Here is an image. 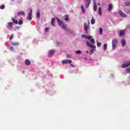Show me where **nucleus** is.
<instances>
[{
  "instance_id": "nucleus-39",
  "label": "nucleus",
  "mask_w": 130,
  "mask_h": 130,
  "mask_svg": "<svg viewBox=\"0 0 130 130\" xmlns=\"http://www.w3.org/2000/svg\"><path fill=\"white\" fill-rule=\"evenodd\" d=\"M127 73H130V68L126 69Z\"/></svg>"
},
{
  "instance_id": "nucleus-10",
  "label": "nucleus",
  "mask_w": 130,
  "mask_h": 130,
  "mask_svg": "<svg viewBox=\"0 0 130 130\" xmlns=\"http://www.w3.org/2000/svg\"><path fill=\"white\" fill-rule=\"evenodd\" d=\"M85 2L86 8H89V6L91 4V0H85Z\"/></svg>"
},
{
  "instance_id": "nucleus-26",
  "label": "nucleus",
  "mask_w": 130,
  "mask_h": 130,
  "mask_svg": "<svg viewBox=\"0 0 130 130\" xmlns=\"http://www.w3.org/2000/svg\"><path fill=\"white\" fill-rule=\"evenodd\" d=\"M32 13H33V11L32 10V9H30V12L28 13V16L32 17Z\"/></svg>"
},
{
  "instance_id": "nucleus-25",
  "label": "nucleus",
  "mask_w": 130,
  "mask_h": 130,
  "mask_svg": "<svg viewBox=\"0 0 130 130\" xmlns=\"http://www.w3.org/2000/svg\"><path fill=\"white\" fill-rule=\"evenodd\" d=\"M11 44H12V45H13L14 46H18V45H19V43L12 42Z\"/></svg>"
},
{
  "instance_id": "nucleus-20",
  "label": "nucleus",
  "mask_w": 130,
  "mask_h": 130,
  "mask_svg": "<svg viewBox=\"0 0 130 130\" xmlns=\"http://www.w3.org/2000/svg\"><path fill=\"white\" fill-rule=\"evenodd\" d=\"M119 35H120V36H123V35H124V30H120Z\"/></svg>"
},
{
  "instance_id": "nucleus-2",
  "label": "nucleus",
  "mask_w": 130,
  "mask_h": 130,
  "mask_svg": "<svg viewBox=\"0 0 130 130\" xmlns=\"http://www.w3.org/2000/svg\"><path fill=\"white\" fill-rule=\"evenodd\" d=\"M82 38H85V39H88V40H90L91 44H95V40H94V39H92V37L91 36H86L83 35H82Z\"/></svg>"
},
{
  "instance_id": "nucleus-19",
  "label": "nucleus",
  "mask_w": 130,
  "mask_h": 130,
  "mask_svg": "<svg viewBox=\"0 0 130 130\" xmlns=\"http://www.w3.org/2000/svg\"><path fill=\"white\" fill-rule=\"evenodd\" d=\"M37 18H38V19H40V11H39L37 12Z\"/></svg>"
},
{
  "instance_id": "nucleus-12",
  "label": "nucleus",
  "mask_w": 130,
  "mask_h": 130,
  "mask_svg": "<svg viewBox=\"0 0 130 130\" xmlns=\"http://www.w3.org/2000/svg\"><path fill=\"white\" fill-rule=\"evenodd\" d=\"M121 43L122 44V46L123 47H124V46H125V44H126V42H125V40L124 39H122L121 40Z\"/></svg>"
},
{
  "instance_id": "nucleus-27",
  "label": "nucleus",
  "mask_w": 130,
  "mask_h": 130,
  "mask_svg": "<svg viewBox=\"0 0 130 130\" xmlns=\"http://www.w3.org/2000/svg\"><path fill=\"white\" fill-rule=\"evenodd\" d=\"M70 18H69V16H68V15H65V21H67L68 22V21H69Z\"/></svg>"
},
{
  "instance_id": "nucleus-31",
  "label": "nucleus",
  "mask_w": 130,
  "mask_h": 130,
  "mask_svg": "<svg viewBox=\"0 0 130 130\" xmlns=\"http://www.w3.org/2000/svg\"><path fill=\"white\" fill-rule=\"evenodd\" d=\"M8 48L10 50H11V51H14V48H13V47L10 46L8 47Z\"/></svg>"
},
{
  "instance_id": "nucleus-35",
  "label": "nucleus",
  "mask_w": 130,
  "mask_h": 130,
  "mask_svg": "<svg viewBox=\"0 0 130 130\" xmlns=\"http://www.w3.org/2000/svg\"><path fill=\"white\" fill-rule=\"evenodd\" d=\"M49 30V28L48 27H46L45 28V32L46 33V32H48Z\"/></svg>"
},
{
  "instance_id": "nucleus-13",
  "label": "nucleus",
  "mask_w": 130,
  "mask_h": 130,
  "mask_svg": "<svg viewBox=\"0 0 130 130\" xmlns=\"http://www.w3.org/2000/svg\"><path fill=\"white\" fill-rule=\"evenodd\" d=\"M113 8V6L112 5V4H110L108 8V12H110V11L112 10Z\"/></svg>"
},
{
  "instance_id": "nucleus-21",
  "label": "nucleus",
  "mask_w": 130,
  "mask_h": 130,
  "mask_svg": "<svg viewBox=\"0 0 130 130\" xmlns=\"http://www.w3.org/2000/svg\"><path fill=\"white\" fill-rule=\"evenodd\" d=\"M104 51H106V50H107V43L104 44Z\"/></svg>"
},
{
  "instance_id": "nucleus-6",
  "label": "nucleus",
  "mask_w": 130,
  "mask_h": 130,
  "mask_svg": "<svg viewBox=\"0 0 130 130\" xmlns=\"http://www.w3.org/2000/svg\"><path fill=\"white\" fill-rule=\"evenodd\" d=\"M84 29L85 31L86 34H88V30H89V26H88V23L85 22L84 23Z\"/></svg>"
},
{
  "instance_id": "nucleus-36",
  "label": "nucleus",
  "mask_w": 130,
  "mask_h": 130,
  "mask_svg": "<svg viewBox=\"0 0 130 130\" xmlns=\"http://www.w3.org/2000/svg\"><path fill=\"white\" fill-rule=\"evenodd\" d=\"M93 52H94V50L91 49V50H90V55L93 54Z\"/></svg>"
},
{
  "instance_id": "nucleus-9",
  "label": "nucleus",
  "mask_w": 130,
  "mask_h": 130,
  "mask_svg": "<svg viewBox=\"0 0 130 130\" xmlns=\"http://www.w3.org/2000/svg\"><path fill=\"white\" fill-rule=\"evenodd\" d=\"M55 53V50H51L49 51V53H48V56H52L53 54Z\"/></svg>"
},
{
  "instance_id": "nucleus-29",
  "label": "nucleus",
  "mask_w": 130,
  "mask_h": 130,
  "mask_svg": "<svg viewBox=\"0 0 130 130\" xmlns=\"http://www.w3.org/2000/svg\"><path fill=\"white\" fill-rule=\"evenodd\" d=\"M19 25H23V20L22 19H20L19 22H18Z\"/></svg>"
},
{
  "instance_id": "nucleus-38",
  "label": "nucleus",
  "mask_w": 130,
  "mask_h": 130,
  "mask_svg": "<svg viewBox=\"0 0 130 130\" xmlns=\"http://www.w3.org/2000/svg\"><path fill=\"white\" fill-rule=\"evenodd\" d=\"M14 37V35L12 34L11 36L10 37V40H12V39H13V38Z\"/></svg>"
},
{
  "instance_id": "nucleus-11",
  "label": "nucleus",
  "mask_w": 130,
  "mask_h": 130,
  "mask_svg": "<svg viewBox=\"0 0 130 130\" xmlns=\"http://www.w3.org/2000/svg\"><path fill=\"white\" fill-rule=\"evenodd\" d=\"M119 14L121 17H122L123 18H125L126 17V15H125L121 10L119 11Z\"/></svg>"
},
{
  "instance_id": "nucleus-16",
  "label": "nucleus",
  "mask_w": 130,
  "mask_h": 130,
  "mask_svg": "<svg viewBox=\"0 0 130 130\" xmlns=\"http://www.w3.org/2000/svg\"><path fill=\"white\" fill-rule=\"evenodd\" d=\"M51 24L52 26H55V21L54 18H52Z\"/></svg>"
},
{
  "instance_id": "nucleus-18",
  "label": "nucleus",
  "mask_w": 130,
  "mask_h": 130,
  "mask_svg": "<svg viewBox=\"0 0 130 130\" xmlns=\"http://www.w3.org/2000/svg\"><path fill=\"white\" fill-rule=\"evenodd\" d=\"M96 21L95 20V19L93 18V16L92 17L91 20V24L92 25H94L95 24Z\"/></svg>"
},
{
  "instance_id": "nucleus-40",
  "label": "nucleus",
  "mask_w": 130,
  "mask_h": 130,
  "mask_svg": "<svg viewBox=\"0 0 130 130\" xmlns=\"http://www.w3.org/2000/svg\"><path fill=\"white\" fill-rule=\"evenodd\" d=\"M71 67H73V68L75 67V66L73 65V64H71Z\"/></svg>"
},
{
  "instance_id": "nucleus-44",
  "label": "nucleus",
  "mask_w": 130,
  "mask_h": 130,
  "mask_svg": "<svg viewBox=\"0 0 130 130\" xmlns=\"http://www.w3.org/2000/svg\"><path fill=\"white\" fill-rule=\"evenodd\" d=\"M89 60H91V59H89Z\"/></svg>"
},
{
  "instance_id": "nucleus-7",
  "label": "nucleus",
  "mask_w": 130,
  "mask_h": 130,
  "mask_svg": "<svg viewBox=\"0 0 130 130\" xmlns=\"http://www.w3.org/2000/svg\"><path fill=\"white\" fill-rule=\"evenodd\" d=\"M86 45L87 46H88V47H90V48H93V49H95L96 48V46H93L91 45V44L89 42H86Z\"/></svg>"
},
{
  "instance_id": "nucleus-41",
  "label": "nucleus",
  "mask_w": 130,
  "mask_h": 130,
  "mask_svg": "<svg viewBox=\"0 0 130 130\" xmlns=\"http://www.w3.org/2000/svg\"><path fill=\"white\" fill-rule=\"evenodd\" d=\"M96 0H93V4H94V5H95V3H96V1H95Z\"/></svg>"
},
{
  "instance_id": "nucleus-34",
  "label": "nucleus",
  "mask_w": 130,
  "mask_h": 130,
  "mask_svg": "<svg viewBox=\"0 0 130 130\" xmlns=\"http://www.w3.org/2000/svg\"><path fill=\"white\" fill-rule=\"evenodd\" d=\"M5 5H1L0 6V8L1 9V10H4L5 9Z\"/></svg>"
},
{
  "instance_id": "nucleus-32",
  "label": "nucleus",
  "mask_w": 130,
  "mask_h": 130,
  "mask_svg": "<svg viewBox=\"0 0 130 130\" xmlns=\"http://www.w3.org/2000/svg\"><path fill=\"white\" fill-rule=\"evenodd\" d=\"M27 20H28L29 21H31V20H32V16H28L27 17Z\"/></svg>"
},
{
  "instance_id": "nucleus-3",
  "label": "nucleus",
  "mask_w": 130,
  "mask_h": 130,
  "mask_svg": "<svg viewBox=\"0 0 130 130\" xmlns=\"http://www.w3.org/2000/svg\"><path fill=\"white\" fill-rule=\"evenodd\" d=\"M118 41L117 39H114L112 40V45L113 50H114L116 48V45H117Z\"/></svg>"
},
{
  "instance_id": "nucleus-5",
  "label": "nucleus",
  "mask_w": 130,
  "mask_h": 130,
  "mask_svg": "<svg viewBox=\"0 0 130 130\" xmlns=\"http://www.w3.org/2000/svg\"><path fill=\"white\" fill-rule=\"evenodd\" d=\"M129 66H130V61H129L126 63H123L121 66V68H122V69H125L126 68H128V67H129Z\"/></svg>"
},
{
  "instance_id": "nucleus-30",
  "label": "nucleus",
  "mask_w": 130,
  "mask_h": 130,
  "mask_svg": "<svg viewBox=\"0 0 130 130\" xmlns=\"http://www.w3.org/2000/svg\"><path fill=\"white\" fill-rule=\"evenodd\" d=\"M75 53L76 54H81L82 53V51H81V50H78L75 51Z\"/></svg>"
},
{
  "instance_id": "nucleus-33",
  "label": "nucleus",
  "mask_w": 130,
  "mask_h": 130,
  "mask_svg": "<svg viewBox=\"0 0 130 130\" xmlns=\"http://www.w3.org/2000/svg\"><path fill=\"white\" fill-rule=\"evenodd\" d=\"M98 47H101V43L97 42L96 43Z\"/></svg>"
},
{
  "instance_id": "nucleus-1",
  "label": "nucleus",
  "mask_w": 130,
  "mask_h": 130,
  "mask_svg": "<svg viewBox=\"0 0 130 130\" xmlns=\"http://www.w3.org/2000/svg\"><path fill=\"white\" fill-rule=\"evenodd\" d=\"M57 20L58 25H60L61 28L64 29L65 31H67L68 32L67 33H72L73 31L71 30V29L69 28L66 27V24H64L63 22H61V21H60V20H59L58 18H57Z\"/></svg>"
},
{
  "instance_id": "nucleus-42",
  "label": "nucleus",
  "mask_w": 130,
  "mask_h": 130,
  "mask_svg": "<svg viewBox=\"0 0 130 130\" xmlns=\"http://www.w3.org/2000/svg\"><path fill=\"white\" fill-rule=\"evenodd\" d=\"M87 53H89V51H86Z\"/></svg>"
},
{
  "instance_id": "nucleus-17",
  "label": "nucleus",
  "mask_w": 130,
  "mask_h": 130,
  "mask_svg": "<svg viewBox=\"0 0 130 130\" xmlns=\"http://www.w3.org/2000/svg\"><path fill=\"white\" fill-rule=\"evenodd\" d=\"M93 11H94V12H96V11H97V4H96V2H94V4L93 6Z\"/></svg>"
},
{
  "instance_id": "nucleus-37",
  "label": "nucleus",
  "mask_w": 130,
  "mask_h": 130,
  "mask_svg": "<svg viewBox=\"0 0 130 130\" xmlns=\"http://www.w3.org/2000/svg\"><path fill=\"white\" fill-rule=\"evenodd\" d=\"M125 5V6H130V2H126Z\"/></svg>"
},
{
  "instance_id": "nucleus-15",
  "label": "nucleus",
  "mask_w": 130,
  "mask_h": 130,
  "mask_svg": "<svg viewBox=\"0 0 130 130\" xmlns=\"http://www.w3.org/2000/svg\"><path fill=\"white\" fill-rule=\"evenodd\" d=\"M12 20L14 24H18V20L15 19V18L12 17Z\"/></svg>"
},
{
  "instance_id": "nucleus-43",
  "label": "nucleus",
  "mask_w": 130,
  "mask_h": 130,
  "mask_svg": "<svg viewBox=\"0 0 130 130\" xmlns=\"http://www.w3.org/2000/svg\"><path fill=\"white\" fill-rule=\"evenodd\" d=\"M85 59H87V58H85Z\"/></svg>"
},
{
  "instance_id": "nucleus-28",
  "label": "nucleus",
  "mask_w": 130,
  "mask_h": 130,
  "mask_svg": "<svg viewBox=\"0 0 130 130\" xmlns=\"http://www.w3.org/2000/svg\"><path fill=\"white\" fill-rule=\"evenodd\" d=\"M81 10L82 11L83 14H85V8H84V6H81Z\"/></svg>"
},
{
  "instance_id": "nucleus-23",
  "label": "nucleus",
  "mask_w": 130,
  "mask_h": 130,
  "mask_svg": "<svg viewBox=\"0 0 130 130\" xmlns=\"http://www.w3.org/2000/svg\"><path fill=\"white\" fill-rule=\"evenodd\" d=\"M100 35H102L103 33V29L102 27H100L99 29Z\"/></svg>"
},
{
  "instance_id": "nucleus-8",
  "label": "nucleus",
  "mask_w": 130,
  "mask_h": 130,
  "mask_svg": "<svg viewBox=\"0 0 130 130\" xmlns=\"http://www.w3.org/2000/svg\"><path fill=\"white\" fill-rule=\"evenodd\" d=\"M62 63H63V64H67V63H72V60H69V59L63 60L62 61Z\"/></svg>"
},
{
  "instance_id": "nucleus-24",
  "label": "nucleus",
  "mask_w": 130,
  "mask_h": 130,
  "mask_svg": "<svg viewBox=\"0 0 130 130\" xmlns=\"http://www.w3.org/2000/svg\"><path fill=\"white\" fill-rule=\"evenodd\" d=\"M18 15H21L22 16H25V12H23V11H20L18 13Z\"/></svg>"
},
{
  "instance_id": "nucleus-14",
  "label": "nucleus",
  "mask_w": 130,
  "mask_h": 130,
  "mask_svg": "<svg viewBox=\"0 0 130 130\" xmlns=\"http://www.w3.org/2000/svg\"><path fill=\"white\" fill-rule=\"evenodd\" d=\"M98 13L100 16H101V15H102V8H101V7L99 8Z\"/></svg>"
},
{
  "instance_id": "nucleus-4",
  "label": "nucleus",
  "mask_w": 130,
  "mask_h": 130,
  "mask_svg": "<svg viewBox=\"0 0 130 130\" xmlns=\"http://www.w3.org/2000/svg\"><path fill=\"white\" fill-rule=\"evenodd\" d=\"M13 25H14L13 22H8L7 28L8 29V30H12V29H13Z\"/></svg>"
},
{
  "instance_id": "nucleus-22",
  "label": "nucleus",
  "mask_w": 130,
  "mask_h": 130,
  "mask_svg": "<svg viewBox=\"0 0 130 130\" xmlns=\"http://www.w3.org/2000/svg\"><path fill=\"white\" fill-rule=\"evenodd\" d=\"M25 62L26 66H29L30 63V60L28 59H26Z\"/></svg>"
}]
</instances>
